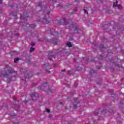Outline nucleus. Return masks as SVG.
Instances as JSON below:
<instances>
[{
  "label": "nucleus",
  "mask_w": 124,
  "mask_h": 124,
  "mask_svg": "<svg viewBox=\"0 0 124 124\" xmlns=\"http://www.w3.org/2000/svg\"><path fill=\"white\" fill-rule=\"evenodd\" d=\"M30 97L32 100H36V99H38V98H39L38 93H32V94L30 95Z\"/></svg>",
  "instance_id": "4"
},
{
  "label": "nucleus",
  "mask_w": 124,
  "mask_h": 124,
  "mask_svg": "<svg viewBox=\"0 0 124 124\" xmlns=\"http://www.w3.org/2000/svg\"><path fill=\"white\" fill-rule=\"evenodd\" d=\"M54 66H55V67H57V66H56V64H54Z\"/></svg>",
  "instance_id": "47"
},
{
  "label": "nucleus",
  "mask_w": 124,
  "mask_h": 124,
  "mask_svg": "<svg viewBox=\"0 0 124 124\" xmlns=\"http://www.w3.org/2000/svg\"><path fill=\"white\" fill-rule=\"evenodd\" d=\"M124 105V103L123 102H120V106H119L120 108H122L123 107V106Z\"/></svg>",
  "instance_id": "22"
},
{
  "label": "nucleus",
  "mask_w": 124,
  "mask_h": 124,
  "mask_svg": "<svg viewBox=\"0 0 124 124\" xmlns=\"http://www.w3.org/2000/svg\"><path fill=\"white\" fill-rule=\"evenodd\" d=\"M92 73H93L94 74H95V72H94V70H91L90 71H89V74H91Z\"/></svg>",
  "instance_id": "17"
},
{
  "label": "nucleus",
  "mask_w": 124,
  "mask_h": 124,
  "mask_svg": "<svg viewBox=\"0 0 124 124\" xmlns=\"http://www.w3.org/2000/svg\"><path fill=\"white\" fill-rule=\"evenodd\" d=\"M31 46H34V45H35V44H34V43H33V42H32V43H31Z\"/></svg>",
  "instance_id": "27"
},
{
  "label": "nucleus",
  "mask_w": 124,
  "mask_h": 124,
  "mask_svg": "<svg viewBox=\"0 0 124 124\" xmlns=\"http://www.w3.org/2000/svg\"><path fill=\"white\" fill-rule=\"evenodd\" d=\"M68 124H72V122H69V121H68Z\"/></svg>",
  "instance_id": "36"
},
{
  "label": "nucleus",
  "mask_w": 124,
  "mask_h": 124,
  "mask_svg": "<svg viewBox=\"0 0 124 124\" xmlns=\"http://www.w3.org/2000/svg\"><path fill=\"white\" fill-rule=\"evenodd\" d=\"M39 74H40V73H38L37 74V75H39Z\"/></svg>",
  "instance_id": "49"
},
{
  "label": "nucleus",
  "mask_w": 124,
  "mask_h": 124,
  "mask_svg": "<svg viewBox=\"0 0 124 124\" xmlns=\"http://www.w3.org/2000/svg\"><path fill=\"white\" fill-rule=\"evenodd\" d=\"M74 108H75V109H77V105H74Z\"/></svg>",
  "instance_id": "29"
},
{
  "label": "nucleus",
  "mask_w": 124,
  "mask_h": 124,
  "mask_svg": "<svg viewBox=\"0 0 124 124\" xmlns=\"http://www.w3.org/2000/svg\"><path fill=\"white\" fill-rule=\"evenodd\" d=\"M57 6H58V7H60V6H61V5H60V4H58V5H57Z\"/></svg>",
  "instance_id": "43"
},
{
  "label": "nucleus",
  "mask_w": 124,
  "mask_h": 124,
  "mask_svg": "<svg viewBox=\"0 0 124 124\" xmlns=\"http://www.w3.org/2000/svg\"><path fill=\"white\" fill-rule=\"evenodd\" d=\"M108 53H109V51H108Z\"/></svg>",
  "instance_id": "54"
},
{
  "label": "nucleus",
  "mask_w": 124,
  "mask_h": 124,
  "mask_svg": "<svg viewBox=\"0 0 124 124\" xmlns=\"http://www.w3.org/2000/svg\"><path fill=\"white\" fill-rule=\"evenodd\" d=\"M12 15H14L15 18L17 19V14H16V12H12Z\"/></svg>",
  "instance_id": "16"
},
{
  "label": "nucleus",
  "mask_w": 124,
  "mask_h": 124,
  "mask_svg": "<svg viewBox=\"0 0 124 124\" xmlns=\"http://www.w3.org/2000/svg\"><path fill=\"white\" fill-rule=\"evenodd\" d=\"M64 71H65V69H64V70H62V72H64Z\"/></svg>",
  "instance_id": "40"
},
{
  "label": "nucleus",
  "mask_w": 124,
  "mask_h": 124,
  "mask_svg": "<svg viewBox=\"0 0 124 124\" xmlns=\"http://www.w3.org/2000/svg\"><path fill=\"white\" fill-rule=\"evenodd\" d=\"M48 92L52 93V91L51 90V89H50V88H48Z\"/></svg>",
  "instance_id": "28"
},
{
  "label": "nucleus",
  "mask_w": 124,
  "mask_h": 124,
  "mask_svg": "<svg viewBox=\"0 0 124 124\" xmlns=\"http://www.w3.org/2000/svg\"><path fill=\"white\" fill-rule=\"evenodd\" d=\"M77 11V8L75 9V11Z\"/></svg>",
  "instance_id": "45"
},
{
  "label": "nucleus",
  "mask_w": 124,
  "mask_h": 124,
  "mask_svg": "<svg viewBox=\"0 0 124 124\" xmlns=\"http://www.w3.org/2000/svg\"><path fill=\"white\" fill-rule=\"evenodd\" d=\"M52 54L53 52H48V59L50 60V61H53L52 59H55V55H53Z\"/></svg>",
  "instance_id": "9"
},
{
  "label": "nucleus",
  "mask_w": 124,
  "mask_h": 124,
  "mask_svg": "<svg viewBox=\"0 0 124 124\" xmlns=\"http://www.w3.org/2000/svg\"><path fill=\"white\" fill-rule=\"evenodd\" d=\"M50 13V12H49L46 16H44V18H40L39 16H36V19H37V21L38 22H41V21H43V24L45 25H46L47 24H49L50 23V21L51 20V18H50V17H49V14Z\"/></svg>",
  "instance_id": "2"
},
{
  "label": "nucleus",
  "mask_w": 124,
  "mask_h": 124,
  "mask_svg": "<svg viewBox=\"0 0 124 124\" xmlns=\"http://www.w3.org/2000/svg\"><path fill=\"white\" fill-rule=\"evenodd\" d=\"M100 68H101V67H99L98 68V69H99Z\"/></svg>",
  "instance_id": "48"
},
{
  "label": "nucleus",
  "mask_w": 124,
  "mask_h": 124,
  "mask_svg": "<svg viewBox=\"0 0 124 124\" xmlns=\"http://www.w3.org/2000/svg\"><path fill=\"white\" fill-rule=\"evenodd\" d=\"M60 104H62V102L59 103Z\"/></svg>",
  "instance_id": "46"
},
{
  "label": "nucleus",
  "mask_w": 124,
  "mask_h": 124,
  "mask_svg": "<svg viewBox=\"0 0 124 124\" xmlns=\"http://www.w3.org/2000/svg\"><path fill=\"white\" fill-rule=\"evenodd\" d=\"M13 124H19V122L17 121L16 123H13Z\"/></svg>",
  "instance_id": "32"
},
{
  "label": "nucleus",
  "mask_w": 124,
  "mask_h": 124,
  "mask_svg": "<svg viewBox=\"0 0 124 124\" xmlns=\"http://www.w3.org/2000/svg\"><path fill=\"white\" fill-rule=\"evenodd\" d=\"M110 62H112V63H114V60H112V59H110Z\"/></svg>",
  "instance_id": "30"
},
{
  "label": "nucleus",
  "mask_w": 124,
  "mask_h": 124,
  "mask_svg": "<svg viewBox=\"0 0 124 124\" xmlns=\"http://www.w3.org/2000/svg\"><path fill=\"white\" fill-rule=\"evenodd\" d=\"M116 66H117V67H121V65L119 64H116Z\"/></svg>",
  "instance_id": "25"
},
{
  "label": "nucleus",
  "mask_w": 124,
  "mask_h": 124,
  "mask_svg": "<svg viewBox=\"0 0 124 124\" xmlns=\"http://www.w3.org/2000/svg\"><path fill=\"white\" fill-rule=\"evenodd\" d=\"M34 51V48L31 47L30 50V53H32V52H33Z\"/></svg>",
  "instance_id": "19"
},
{
  "label": "nucleus",
  "mask_w": 124,
  "mask_h": 124,
  "mask_svg": "<svg viewBox=\"0 0 124 124\" xmlns=\"http://www.w3.org/2000/svg\"><path fill=\"white\" fill-rule=\"evenodd\" d=\"M27 17H29V15H28V14H26H26L24 13L23 16H21L20 19H21V20H23V21H24V23H25L26 22H27Z\"/></svg>",
  "instance_id": "8"
},
{
  "label": "nucleus",
  "mask_w": 124,
  "mask_h": 124,
  "mask_svg": "<svg viewBox=\"0 0 124 124\" xmlns=\"http://www.w3.org/2000/svg\"><path fill=\"white\" fill-rule=\"evenodd\" d=\"M71 5H70L69 6H67V7H69L70 6H71Z\"/></svg>",
  "instance_id": "44"
},
{
  "label": "nucleus",
  "mask_w": 124,
  "mask_h": 124,
  "mask_svg": "<svg viewBox=\"0 0 124 124\" xmlns=\"http://www.w3.org/2000/svg\"><path fill=\"white\" fill-rule=\"evenodd\" d=\"M57 34H60V33H57Z\"/></svg>",
  "instance_id": "51"
},
{
  "label": "nucleus",
  "mask_w": 124,
  "mask_h": 124,
  "mask_svg": "<svg viewBox=\"0 0 124 124\" xmlns=\"http://www.w3.org/2000/svg\"><path fill=\"white\" fill-rule=\"evenodd\" d=\"M83 11H84L85 14H86L87 15H88V11L87 10H86V9H84Z\"/></svg>",
  "instance_id": "23"
},
{
  "label": "nucleus",
  "mask_w": 124,
  "mask_h": 124,
  "mask_svg": "<svg viewBox=\"0 0 124 124\" xmlns=\"http://www.w3.org/2000/svg\"><path fill=\"white\" fill-rule=\"evenodd\" d=\"M79 1V0H75V2L76 3V2H78Z\"/></svg>",
  "instance_id": "34"
},
{
  "label": "nucleus",
  "mask_w": 124,
  "mask_h": 124,
  "mask_svg": "<svg viewBox=\"0 0 124 124\" xmlns=\"http://www.w3.org/2000/svg\"><path fill=\"white\" fill-rule=\"evenodd\" d=\"M1 3H2V0H0V4H1Z\"/></svg>",
  "instance_id": "38"
},
{
  "label": "nucleus",
  "mask_w": 124,
  "mask_h": 124,
  "mask_svg": "<svg viewBox=\"0 0 124 124\" xmlns=\"http://www.w3.org/2000/svg\"><path fill=\"white\" fill-rule=\"evenodd\" d=\"M25 83H27V80L25 81Z\"/></svg>",
  "instance_id": "50"
},
{
  "label": "nucleus",
  "mask_w": 124,
  "mask_h": 124,
  "mask_svg": "<svg viewBox=\"0 0 124 124\" xmlns=\"http://www.w3.org/2000/svg\"><path fill=\"white\" fill-rule=\"evenodd\" d=\"M56 36H59V35H56Z\"/></svg>",
  "instance_id": "52"
},
{
  "label": "nucleus",
  "mask_w": 124,
  "mask_h": 124,
  "mask_svg": "<svg viewBox=\"0 0 124 124\" xmlns=\"http://www.w3.org/2000/svg\"><path fill=\"white\" fill-rule=\"evenodd\" d=\"M47 30H48V31H46V32H49H49H50V33H51V35H56V34H53V33H52V30H51V28H47Z\"/></svg>",
  "instance_id": "12"
},
{
  "label": "nucleus",
  "mask_w": 124,
  "mask_h": 124,
  "mask_svg": "<svg viewBox=\"0 0 124 124\" xmlns=\"http://www.w3.org/2000/svg\"><path fill=\"white\" fill-rule=\"evenodd\" d=\"M63 21L64 22V24L62 23V19L58 20L57 22L59 25H65V26L68 25V22L67 21H66V19L65 18H63Z\"/></svg>",
  "instance_id": "6"
},
{
  "label": "nucleus",
  "mask_w": 124,
  "mask_h": 124,
  "mask_svg": "<svg viewBox=\"0 0 124 124\" xmlns=\"http://www.w3.org/2000/svg\"><path fill=\"white\" fill-rule=\"evenodd\" d=\"M16 36H18L19 35V33H17L16 34Z\"/></svg>",
  "instance_id": "39"
},
{
  "label": "nucleus",
  "mask_w": 124,
  "mask_h": 124,
  "mask_svg": "<svg viewBox=\"0 0 124 124\" xmlns=\"http://www.w3.org/2000/svg\"><path fill=\"white\" fill-rule=\"evenodd\" d=\"M69 99V98H67V99Z\"/></svg>",
  "instance_id": "53"
},
{
  "label": "nucleus",
  "mask_w": 124,
  "mask_h": 124,
  "mask_svg": "<svg viewBox=\"0 0 124 124\" xmlns=\"http://www.w3.org/2000/svg\"><path fill=\"white\" fill-rule=\"evenodd\" d=\"M47 82H46V83H43L41 86V90H42V89H43V87H46L47 85Z\"/></svg>",
  "instance_id": "13"
},
{
  "label": "nucleus",
  "mask_w": 124,
  "mask_h": 124,
  "mask_svg": "<svg viewBox=\"0 0 124 124\" xmlns=\"http://www.w3.org/2000/svg\"><path fill=\"white\" fill-rule=\"evenodd\" d=\"M9 6L10 7H13V6H12V5H9Z\"/></svg>",
  "instance_id": "42"
},
{
  "label": "nucleus",
  "mask_w": 124,
  "mask_h": 124,
  "mask_svg": "<svg viewBox=\"0 0 124 124\" xmlns=\"http://www.w3.org/2000/svg\"><path fill=\"white\" fill-rule=\"evenodd\" d=\"M48 66H50V64L48 63L44 64V67H48Z\"/></svg>",
  "instance_id": "18"
},
{
  "label": "nucleus",
  "mask_w": 124,
  "mask_h": 124,
  "mask_svg": "<svg viewBox=\"0 0 124 124\" xmlns=\"http://www.w3.org/2000/svg\"><path fill=\"white\" fill-rule=\"evenodd\" d=\"M24 103H27L28 102V101H27V100H25L23 101Z\"/></svg>",
  "instance_id": "33"
},
{
  "label": "nucleus",
  "mask_w": 124,
  "mask_h": 124,
  "mask_svg": "<svg viewBox=\"0 0 124 124\" xmlns=\"http://www.w3.org/2000/svg\"><path fill=\"white\" fill-rule=\"evenodd\" d=\"M113 8H116V7H117V8L118 9H120V10H122V9H123V8L122 7V5H118V1L113 2Z\"/></svg>",
  "instance_id": "5"
},
{
  "label": "nucleus",
  "mask_w": 124,
  "mask_h": 124,
  "mask_svg": "<svg viewBox=\"0 0 124 124\" xmlns=\"http://www.w3.org/2000/svg\"><path fill=\"white\" fill-rule=\"evenodd\" d=\"M51 42H52V43H53L54 44H57V43H58V40H57V39H56V38H52Z\"/></svg>",
  "instance_id": "10"
},
{
  "label": "nucleus",
  "mask_w": 124,
  "mask_h": 124,
  "mask_svg": "<svg viewBox=\"0 0 124 124\" xmlns=\"http://www.w3.org/2000/svg\"><path fill=\"white\" fill-rule=\"evenodd\" d=\"M36 6H40V7H41L42 9H43V7H42V2L37 3Z\"/></svg>",
  "instance_id": "11"
},
{
  "label": "nucleus",
  "mask_w": 124,
  "mask_h": 124,
  "mask_svg": "<svg viewBox=\"0 0 124 124\" xmlns=\"http://www.w3.org/2000/svg\"><path fill=\"white\" fill-rule=\"evenodd\" d=\"M16 75H17V72L13 69L9 70L8 68L2 69L1 72V76L5 78H8L9 82H12L13 80H14Z\"/></svg>",
  "instance_id": "1"
},
{
  "label": "nucleus",
  "mask_w": 124,
  "mask_h": 124,
  "mask_svg": "<svg viewBox=\"0 0 124 124\" xmlns=\"http://www.w3.org/2000/svg\"><path fill=\"white\" fill-rule=\"evenodd\" d=\"M46 72H47L48 73H50V71H48V70H46Z\"/></svg>",
  "instance_id": "41"
},
{
  "label": "nucleus",
  "mask_w": 124,
  "mask_h": 124,
  "mask_svg": "<svg viewBox=\"0 0 124 124\" xmlns=\"http://www.w3.org/2000/svg\"><path fill=\"white\" fill-rule=\"evenodd\" d=\"M29 27L31 29H34L36 27V25L35 24H31L29 25Z\"/></svg>",
  "instance_id": "14"
},
{
  "label": "nucleus",
  "mask_w": 124,
  "mask_h": 124,
  "mask_svg": "<svg viewBox=\"0 0 124 124\" xmlns=\"http://www.w3.org/2000/svg\"><path fill=\"white\" fill-rule=\"evenodd\" d=\"M46 111L47 112V113H50V109L48 108H46Z\"/></svg>",
  "instance_id": "26"
},
{
  "label": "nucleus",
  "mask_w": 124,
  "mask_h": 124,
  "mask_svg": "<svg viewBox=\"0 0 124 124\" xmlns=\"http://www.w3.org/2000/svg\"><path fill=\"white\" fill-rule=\"evenodd\" d=\"M70 72H71V71H68V72H67V73H68V75H70Z\"/></svg>",
  "instance_id": "31"
},
{
  "label": "nucleus",
  "mask_w": 124,
  "mask_h": 124,
  "mask_svg": "<svg viewBox=\"0 0 124 124\" xmlns=\"http://www.w3.org/2000/svg\"><path fill=\"white\" fill-rule=\"evenodd\" d=\"M99 48L100 49H103L104 48H105V47H104V45H101L100 46H99Z\"/></svg>",
  "instance_id": "21"
},
{
  "label": "nucleus",
  "mask_w": 124,
  "mask_h": 124,
  "mask_svg": "<svg viewBox=\"0 0 124 124\" xmlns=\"http://www.w3.org/2000/svg\"><path fill=\"white\" fill-rule=\"evenodd\" d=\"M69 30H73L74 31H78V28L77 25L72 24L70 25H69Z\"/></svg>",
  "instance_id": "3"
},
{
  "label": "nucleus",
  "mask_w": 124,
  "mask_h": 124,
  "mask_svg": "<svg viewBox=\"0 0 124 124\" xmlns=\"http://www.w3.org/2000/svg\"><path fill=\"white\" fill-rule=\"evenodd\" d=\"M78 99L77 98H74V102H76V103H77V104H78V103H79V102H77Z\"/></svg>",
  "instance_id": "20"
},
{
  "label": "nucleus",
  "mask_w": 124,
  "mask_h": 124,
  "mask_svg": "<svg viewBox=\"0 0 124 124\" xmlns=\"http://www.w3.org/2000/svg\"><path fill=\"white\" fill-rule=\"evenodd\" d=\"M20 71H23L24 73V77L25 78V79H29L30 78V77H32V76H30V75H27V72H28V71H27L26 69H22L20 70Z\"/></svg>",
  "instance_id": "7"
},
{
  "label": "nucleus",
  "mask_w": 124,
  "mask_h": 124,
  "mask_svg": "<svg viewBox=\"0 0 124 124\" xmlns=\"http://www.w3.org/2000/svg\"><path fill=\"white\" fill-rule=\"evenodd\" d=\"M15 116H16V114L14 113V115H12V117H15Z\"/></svg>",
  "instance_id": "35"
},
{
  "label": "nucleus",
  "mask_w": 124,
  "mask_h": 124,
  "mask_svg": "<svg viewBox=\"0 0 124 124\" xmlns=\"http://www.w3.org/2000/svg\"><path fill=\"white\" fill-rule=\"evenodd\" d=\"M100 57H101V59L102 60H103V56H101V55H100Z\"/></svg>",
  "instance_id": "37"
},
{
  "label": "nucleus",
  "mask_w": 124,
  "mask_h": 124,
  "mask_svg": "<svg viewBox=\"0 0 124 124\" xmlns=\"http://www.w3.org/2000/svg\"><path fill=\"white\" fill-rule=\"evenodd\" d=\"M67 46L68 47H72V45L71 44V42H67Z\"/></svg>",
  "instance_id": "15"
},
{
  "label": "nucleus",
  "mask_w": 124,
  "mask_h": 124,
  "mask_svg": "<svg viewBox=\"0 0 124 124\" xmlns=\"http://www.w3.org/2000/svg\"><path fill=\"white\" fill-rule=\"evenodd\" d=\"M18 61H19V59L17 58H16L14 59V62H18Z\"/></svg>",
  "instance_id": "24"
}]
</instances>
